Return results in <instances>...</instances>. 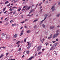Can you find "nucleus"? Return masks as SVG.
<instances>
[{"label": "nucleus", "instance_id": "de8ad7c7", "mask_svg": "<svg viewBox=\"0 0 60 60\" xmlns=\"http://www.w3.org/2000/svg\"><path fill=\"white\" fill-rule=\"evenodd\" d=\"M33 15V14H32L31 15H30V17H32V16Z\"/></svg>", "mask_w": 60, "mask_h": 60}, {"label": "nucleus", "instance_id": "393cba45", "mask_svg": "<svg viewBox=\"0 0 60 60\" xmlns=\"http://www.w3.org/2000/svg\"><path fill=\"white\" fill-rule=\"evenodd\" d=\"M13 22V20H11V21H10V23H12V22Z\"/></svg>", "mask_w": 60, "mask_h": 60}, {"label": "nucleus", "instance_id": "20e7f679", "mask_svg": "<svg viewBox=\"0 0 60 60\" xmlns=\"http://www.w3.org/2000/svg\"><path fill=\"white\" fill-rule=\"evenodd\" d=\"M35 10L34 9H31L30 10V12H29V13L30 14L31 13H32V12H33V11H34Z\"/></svg>", "mask_w": 60, "mask_h": 60}, {"label": "nucleus", "instance_id": "1a4fd4ad", "mask_svg": "<svg viewBox=\"0 0 60 60\" xmlns=\"http://www.w3.org/2000/svg\"><path fill=\"white\" fill-rule=\"evenodd\" d=\"M50 29H53L54 28V26H51L50 27Z\"/></svg>", "mask_w": 60, "mask_h": 60}, {"label": "nucleus", "instance_id": "052dcab7", "mask_svg": "<svg viewBox=\"0 0 60 60\" xmlns=\"http://www.w3.org/2000/svg\"><path fill=\"white\" fill-rule=\"evenodd\" d=\"M44 20H42V21L41 22V23H42V22H43V21Z\"/></svg>", "mask_w": 60, "mask_h": 60}, {"label": "nucleus", "instance_id": "aec40b11", "mask_svg": "<svg viewBox=\"0 0 60 60\" xmlns=\"http://www.w3.org/2000/svg\"><path fill=\"white\" fill-rule=\"evenodd\" d=\"M60 15V14H59L58 15H56V17H59V15Z\"/></svg>", "mask_w": 60, "mask_h": 60}, {"label": "nucleus", "instance_id": "9d476101", "mask_svg": "<svg viewBox=\"0 0 60 60\" xmlns=\"http://www.w3.org/2000/svg\"><path fill=\"white\" fill-rule=\"evenodd\" d=\"M42 53V52H38V55H41V54Z\"/></svg>", "mask_w": 60, "mask_h": 60}, {"label": "nucleus", "instance_id": "37998d69", "mask_svg": "<svg viewBox=\"0 0 60 60\" xmlns=\"http://www.w3.org/2000/svg\"><path fill=\"white\" fill-rule=\"evenodd\" d=\"M46 18H47V17H45V19H44L43 20H45L46 19Z\"/></svg>", "mask_w": 60, "mask_h": 60}, {"label": "nucleus", "instance_id": "4d7b16f0", "mask_svg": "<svg viewBox=\"0 0 60 60\" xmlns=\"http://www.w3.org/2000/svg\"><path fill=\"white\" fill-rule=\"evenodd\" d=\"M55 11V9H53L52 10V11Z\"/></svg>", "mask_w": 60, "mask_h": 60}, {"label": "nucleus", "instance_id": "4be33fe9", "mask_svg": "<svg viewBox=\"0 0 60 60\" xmlns=\"http://www.w3.org/2000/svg\"><path fill=\"white\" fill-rule=\"evenodd\" d=\"M41 41V42H42V41H43V39H42L41 38H40V39Z\"/></svg>", "mask_w": 60, "mask_h": 60}, {"label": "nucleus", "instance_id": "58836bf2", "mask_svg": "<svg viewBox=\"0 0 60 60\" xmlns=\"http://www.w3.org/2000/svg\"><path fill=\"white\" fill-rule=\"evenodd\" d=\"M52 38V37L51 36H50L48 38V39H51Z\"/></svg>", "mask_w": 60, "mask_h": 60}, {"label": "nucleus", "instance_id": "c9c22d12", "mask_svg": "<svg viewBox=\"0 0 60 60\" xmlns=\"http://www.w3.org/2000/svg\"><path fill=\"white\" fill-rule=\"evenodd\" d=\"M26 38H25V39L24 40V42H26Z\"/></svg>", "mask_w": 60, "mask_h": 60}, {"label": "nucleus", "instance_id": "e433bc0d", "mask_svg": "<svg viewBox=\"0 0 60 60\" xmlns=\"http://www.w3.org/2000/svg\"><path fill=\"white\" fill-rule=\"evenodd\" d=\"M34 28H36V25H35L34 26Z\"/></svg>", "mask_w": 60, "mask_h": 60}, {"label": "nucleus", "instance_id": "49530a36", "mask_svg": "<svg viewBox=\"0 0 60 60\" xmlns=\"http://www.w3.org/2000/svg\"><path fill=\"white\" fill-rule=\"evenodd\" d=\"M2 48H4V49H5V47L4 46L2 47Z\"/></svg>", "mask_w": 60, "mask_h": 60}, {"label": "nucleus", "instance_id": "0e129e2a", "mask_svg": "<svg viewBox=\"0 0 60 60\" xmlns=\"http://www.w3.org/2000/svg\"><path fill=\"white\" fill-rule=\"evenodd\" d=\"M49 1H47L46 2V3H47H47H48V2Z\"/></svg>", "mask_w": 60, "mask_h": 60}, {"label": "nucleus", "instance_id": "13d9d810", "mask_svg": "<svg viewBox=\"0 0 60 60\" xmlns=\"http://www.w3.org/2000/svg\"><path fill=\"white\" fill-rule=\"evenodd\" d=\"M12 6H10V7H9V8H12Z\"/></svg>", "mask_w": 60, "mask_h": 60}, {"label": "nucleus", "instance_id": "8fccbe9b", "mask_svg": "<svg viewBox=\"0 0 60 60\" xmlns=\"http://www.w3.org/2000/svg\"><path fill=\"white\" fill-rule=\"evenodd\" d=\"M59 30H57L56 31V33H58V32H59Z\"/></svg>", "mask_w": 60, "mask_h": 60}, {"label": "nucleus", "instance_id": "864d4df0", "mask_svg": "<svg viewBox=\"0 0 60 60\" xmlns=\"http://www.w3.org/2000/svg\"><path fill=\"white\" fill-rule=\"evenodd\" d=\"M58 4H59V5H60V2H59L58 3Z\"/></svg>", "mask_w": 60, "mask_h": 60}, {"label": "nucleus", "instance_id": "a18cd8bd", "mask_svg": "<svg viewBox=\"0 0 60 60\" xmlns=\"http://www.w3.org/2000/svg\"><path fill=\"white\" fill-rule=\"evenodd\" d=\"M23 28V27H21L20 29H21H21H22Z\"/></svg>", "mask_w": 60, "mask_h": 60}, {"label": "nucleus", "instance_id": "4468645a", "mask_svg": "<svg viewBox=\"0 0 60 60\" xmlns=\"http://www.w3.org/2000/svg\"><path fill=\"white\" fill-rule=\"evenodd\" d=\"M4 56V54H1V56H0V58H2V57H3V56Z\"/></svg>", "mask_w": 60, "mask_h": 60}, {"label": "nucleus", "instance_id": "72a5a7b5", "mask_svg": "<svg viewBox=\"0 0 60 60\" xmlns=\"http://www.w3.org/2000/svg\"><path fill=\"white\" fill-rule=\"evenodd\" d=\"M8 3V1H6V2H5V4H7Z\"/></svg>", "mask_w": 60, "mask_h": 60}, {"label": "nucleus", "instance_id": "473e14b6", "mask_svg": "<svg viewBox=\"0 0 60 60\" xmlns=\"http://www.w3.org/2000/svg\"><path fill=\"white\" fill-rule=\"evenodd\" d=\"M9 10L10 11H12V9L11 8H10L9 9Z\"/></svg>", "mask_w": 60, "mask_h": 60}, {"label": "nucleus", "instance_id": "a19ab883", "mask_svg": "<svg viewBox=\"0 0 60 60\" xmlns=\"http://www.w3.org/2000/svg\"><path fill=\"white\" fill-rule=\"evenodd\" d=\"M24 15H21V18H23V17Z\"/></svg>", "mask_w": 60, "mask_h": 60}, {"label": "nucleus", "instance_id": "c03bdc74", "mask_svg": "<svg viewBox=\"0 0 60 60\" xmlns=\"http://www.w3.org/2000/svg\"><path fill=\"white\" fill-rule=\"evenodd\" d=\"M28 19H26L25 20V21H28Z\"/></svg>", "mask_w": 60, "mask_h": 60}, {"label": "nucleus", "instance_id": "338daca9", "mask_svg": "<svg viewBox=\"0 0 60 60\" xmlns=\"http://www.w3.org/2000/svg\"><path fill=\"white\" fill-rule=\"evenodd\" d=\"M33 6H34V5H32L31 7H33Z\"/></svg>", "mask_w": 60, "mask_h": 60}, {"label": "nucleus", "instance_id": "09e8293b", "mask_svg": "<svg viewBox=\"0 0 60 60\" xmlns=\"http://www.w3.org/2000/svg\"><path fill=\"white\" fill-rule=\"evenodd\" d=\"M37 53H36L35 55V56H37Z\"/></svg>", "mask_w": 60, "mask_h": 60}, {"label": "nucleus", "instance_id": "5fc2aeb1", "mask_svg": "<svg viewBox=\"0 0 60 60\" xmlns=\"http://www.w3.org/2000/svg\"><path fill=\"white\" fill-rule=\"evenodd\" d=\"M6 25H8V23H6Z\"/></svg>", "mask_w": 60, "mask_h": 60}, {"label": "nucleus", "instance_id": "9b49d317", "mask_svg": "<svg viewBox=\"0 0 60 60\" xmlns=\"http://www.w3.org/2000/svg\"><path fill=\"white\" fill-rule=\"evenodd\" d=\"M17 35L16 34H15L14 35V37L15 38H16L17 37Z\"/></svg>", "mask_w": 60, "mask_h": 60}, {"label": "nucleus", "instance_id": "f257e3e1", "mask_svg": "<svg viewBox=\"0 0 60 60\" xmlns=\"http://www.w3.org/2000/svg\"><path fill=\"white\" fill-rule=\"evenodd\" d=\"M27 43H28L27 44V45H29L27 47V49H29L31 47V44H32V43H30V44L29 42H27Z\"/></svg>", "mask_w": 60, "mask_h": 60}, {"label": "nucleus", "instance_id": "79ce46f5", "mask_svg": "<svg viewBox=\"0 0 60 60\" xmlns=\"http://www.w3.org/2000/svg\"><path fill=\"white\" fill-rule=\"evenodd\" d=\"M17 8V7H13V8H14V9L15 8Z\"/></svg>", "mask_w": 60, "mask_h": 60}, {"label": "nucleus", "instance_id": "603ef678", "mask_svg": "<svg viewBox=\"0 0 60 60\" xmlns=\"http://www.w3.org/2000/svg\"><path fill=\"white\" fill-rule=\"evenodd\" d=\"M53 43H54L55 42H56V41H52Z\"/></svg>", "mask_w": 60, "mask_h": 60}, {"label": "nucleus", "instance_id": "423d86ee", "mask_svg": "<svg viewBox=\"0 0 60 60\" xmlns=\"http://www.w3.org/2000/svg\"><path fill=\"white\" fill-rule=\"evenodd\" d=\"M4 35H5V34H4V33H2L1 34V38L3 37L4 36Z\"/></svg>", "mask_w": 60, "mask_h": 60}, {"label": "nucleus", "instance_id": "412c9836", "mask_svg": "<svg viewBox=\"0 0 60 60\" xmlns=\"http://www.w3.org/2000/svg\"><path fill=\"white\" fill-rule=\"evenodd\" d=\"M16 24L15 23L13 24L12 25V26H16Z\"/></svg>", "mask_w": 60, "mask_h": 60}, {"label": "nucleus", "instance_id": "5701e85b", "mask_svg": "<svg viewBox=\"0 0 60 60\" xmlns=\"http://www.w3.org/2000/svg\"><path fill=\"white\" fill-rule=\"evenodd\" d=\"M6 9V8H4L3 9V10L4 11H5V10Z\"/></svg>", "mask_w": 60, "mask_h": 60}, {"label": "nucleus", "instance_id": "f704fd0d", "mask_svg": "<svg viewBox=\"0 0 60 60\" xmlns=\"http://www.w3.org/2000/svg\"><path fill=\"white\" fill-rule=\"evenodd\" d=\"M8 54H9V53H7L6 54V56H8Z\"/></svg>", "mask_w": 60, "mask_h": 60}, {"label": "nucleus", "instance_id": "bb28decb", "mask_svg": "<svg viewBox=\"0 0 60 60\" xmlns=\"http://www.w3.org/2000/svg\"><path fill=\"white\" fill-rule=\"evenodd\" d=\"M42 4V3L41 2L39 4V6H41V4Z\"/></svg>", "mask_w": 60, "mask_h": 60}, {"label": "nucleus", "instance_id": "6e6552de", "mask_svg": "<svg viewBox=\"0 0 60 60\" xmlns=\"http://www.w3.org/2000/svg\"><path fill=\"white\" fill-rule=\"evenodd\" d=\"M25 8H26V9L27 8H28V7H27V6H25L23 7V9H24Z\"/></svg>", "mask_w": 60, "mask_h": 60}, {"label": "nucleus", "instance_id": "7c9ffc66", "mask_svg": "<svg viewBox=\"0 0 60 60\" xmlns=\"http://www.w3.org/2000/svg\"><path fill=\"white\" fill-rule=\"evenodd\" d=\"M11 39V37H10V36H9V37H8V40H10Z\"/></svg>", "mask_w": 60, "mask_h": 60}, {"label": "nucleus", "instance_id": "c85d7f7f", "mask_svg": "<svg viewBox=\"0 0 60 60\" xmlns=\"http://www.w3.org/2000/svg\"><path fill=\"white\" fill-rule=\"evenodd\" d=\"M21 47L18 50V51H20V50H21Z\"/></svg>", "mask_w": 60, "mask_h": 60}, {"label": "nucleus", "instance_id": "6ab92c4d", "mask_svg": "<svg viewBox=\"0 0 60 60\" xmlns=\"http://www.w3.org/2000/svg\"><path fill=\"white\" fill-rule=\"evenodd\" d=\"M31 8V7H29L26 10V11H28V10H29V9Z\"/></svg>", "mask_w": 60, "mask_h": 60}, {"label": "nucleus", "instance_id": "2eb2a0df", "mask_svg": "<svg viewBox=\"0 0 60 60\" xmlns=\"http://www.w3.org/2000/svg\"><path fill=\"white\" fill-rule=\"evenodd\" d=\"M42 26L43 27H45V25H44L43 24H42Z\"/></svg>", "mask_w": 60, "mask_h": 60}, {"label": "nucleus", "instance_id": "69168bd1", "mask_svg": "<svg viewBox=\"0 0 60 60\" xmlns=\"http://www.w3.org/2000/svg\"><path fill=\"white\" fill-rule=\"evenodd\" d=\"M3 23V22L1 21H0V23Z\"/></svg>", "mask_w": 60, "mask_h": 60}, {"label": "nucleus", "instance_id": "774afa93", "mask_svg": "<svg viewBox=\"0 0 60 60\" xmlns=\"http://www.w3.org/2000/svg\"><path fill=\"white\" fill-rule=\"evenodd\" d=\"M17 2V1H15L14 2V3H15L16 2Z\"/></svg>", "mask_w": 60, "mask_h": 60}, {"label": "nucleus", "instance_id": "4c0bfd02", "mask_svg": "<svg viewBox=\"0 0 60 60\" xmlns=\"http://www.w3.org/2000/svg\"><path fill=\"white\" fill-rule=\"evenodd\" d=\"M17 45L18 48H19V46H20V45H19V44H18Z\"/></svg>", "mask_w": 60, "mask_h": 60}, {"label": "nucleus", "instance_id": "e2e57ef3", "mask_svg": "<svg viewBox=\"0 0 60 60\" xmlns=\"http://www.w3.org/2000/svg\"><path fill=\"white\" fill-rule=\"evenodd\" d=\"M24 55H23L22 56V58H23V57H24Z\"/></svg>", "mask_w": 60, "mask_h": 60}, {"label": "nucleus", "instance_id": "3c124183", "mask_svg": "<svg viewBox=\"0 0 60 60\" xmlns=\"http://www.w3.org/2000/svg\"><path fill=\"white\" fill-rule=\"evenodd\" d=\"M8 12V11H5L4 12V13H5L6 12Z\"/></svg>", "mask_w": 60, "mask_h": 60}, {"label": "nucleus", "instance_id": "2f4dec72", "mask_svg": "<svg viewBox=\"0 0 60 60\" xmlns=\"http://www.w3.org/2000/svg\"><path fill=\"white\" fill-rule=\"evenodd\" d=\"M23 33L22 32L21 33H20L21 35L20 36H21V35H23Z\"/></svg>", "mask_w": 60, "mask_h": 60}, {"label": "nucleus", "instance_id": "39448f33", "mask_svg": "<svg viewBox=\"0 0 60 60\" xmlns=\"http://www.w3.org/2000/svg\"><path fill=\"white\" fill-rule=\"evenodd\" d=\"M34 56H32L30 58L28 59V60H31L33 59V58H34Z\"/></svg>", "mask_w": 60, "mask_h": 60}, {"label": "nucleus", "instance_id": "cd10ccee", "mask_svg": "<svg viewBox=\"0 0 60 60\" xmlns=\"http://www.w3.org/2000/svg\"><path fill=\"white\" fill-rule=\"evenodd\" d=\"M55 8V7L54 6H52V7L51 8V9H53V8Z\"/></svg>", "mask_w": 60, "mask_h": 60}, {"label": "nucleus", "instance_id": "0eeeda50", "mask_svg": "<svg viewBox=\"0 0 60 60\" xmlns=\"http://www.w3.org/2000/svg\"><path fill=\"white\" fill-rule=\"evenodd\" d=\"M30 32H31V31L30 30H27L26 31V33H29Z\"/></svg>", "mask_w": 60, "mask_h": 60}, {"label": "nucleus", "instance_id": "f8f14e48", "mask_svg": "<svg viewBox=\"0 0 60 60\" xmlns=\"http://www.w3.org/2000/svg\"><path fill=\"white\" fill-rule=\"evenodd\" d=\"M38 19L35 20L33 21V22L34 23V22L37 21H38Z\"/></svg>", "mask_w": 60, "mask_h": 60}, {"label": "nucleus", "instance_id": "a878e982", "mask_svg": "<svg viewBox=\"0 0 60 60\" xmlns=\"http://www.w3.org/2000/svg\"><path fill=\"white\" fill-rule=\"evenodd\" d=\"M48 14H46L45 15V16L46 17H47V16H48Z\"/></svg>", "mask_w": 60, "mask_h": 60}, {"label": "nucleus", "instance_id": "ddd939ff", "mask_svg": "<svg viewBox=\"0 0 60 60\" xmlns=\"http://www.w3.org/2000/svg\"><path fill=\"white\" fill-rule=\"evenodd\" d=\"M56 45H57L56 44V43H55L54 44V47H56Z\"/></svg>", "mask_w": 60, "mask_h": 60}, {"label": "nucleus", "instance_id": "7ed1b4c3", "mask_svg": "<svg viewBox=\"0 0 60 60\" xmlns=\"http://www.w3.org/2000/svg\"><path fill=\"white\" fill-rule=\"evenodd\" d=\"M41 46H39L37 48V51H39L41 50Z\"/></svg>", "mask_w": 60, "mask_h": 60}, {"label": "nucleus", "instance_id": "dca6fc26", "mask_svg": "<svg viewBox=\"0 0 60 60\" xmlns=\"http://www.w3.org/2000/svg\"><path fill=\"white\" fill-rule=\"evenodd\" d=\"M20 42V41H18L16 43V44H19Z\"/></svg>", "mask_w": 60, "mask_h": 60}, {"label": "nucleus", "instance_id": "680f3d73", "mask_svg": "<svg viewBox=\"0 0 60 60\" xmlns=\"http://www.w3.org/2000/svg\"><path fill=\"white\" fill-rule=\"evenodd\" d=\"M3 3L1 2L0 3V4H3Z\"/></svg>", "mask_w": 60, "mask_h": 60}, {"label": "nucleus", "instance_id": "f03ea898", "mask_svg": "<svg viewBox=\"0 0 60 60\" xmlns=\"http://www.w3.org/2000/svg\"><path fill=\"white\" fill-rule=\"evenodd\" d=\"M59 34V33H57L55 34L53 36V38H55L56 37H57L58 35Z\"/></svg>", "mask_w": 60, "mask_h": 60}, {"label": "nucleus", "instance_id": "6e6d98bb", "mask_svg": "<svg viewBox=\"0 0 60 60\" xmlns=\"http://www.w3.org/2000/svg\"><path fill=\"white\" fill-rule=\"evenodd\" d=\"M25 27L26 28H27V26H25Z\"/></svg>", "mask_w": 60, "mask_h": 60}, {"label": "nucleus", "instance_id": "a211bd4d", "mask_svg": "<svg viewBox=\"0 0 60 60\" xmlns=\"http://www.w3.org/2000/svg\"><path fill=\"white\" fill-rule=\"evenodd\" d=\"M29 52H30V51H27L26 52V53H27V54H29Z\"/></svg>", "mask_w": 60, "mask_h": 60}, {"label": "nucleus", "instance_id": "bf43d9fd", "mask_svg": "<svg viewBox=\"0 0 60 60\" xmlns=\"http://www.w3.org/2000/svg\"><path fill=\"white\" fill-rule=\"evenodd\" d=\"M10 4H8V5H7V6H10Z\"/></svg>", "mask_w": 60, "mask_h": 60}, {"label": "nucleus", "instance_id": "f3484780", "mask_svg": "<svg viewBox=\"0 0 60 60\" xmlns=\"http://www.w3.org/2000/svg\"><path fill=\"white\" fill-rule=\"evenodd\" d=\"M9 37V36L8 35H6V39H7V38H8Z\"/></svg>", "mask_w": 60, "mask_h": 60}, {"label": "nucleus", "instance_id": "ea45409f", "mask_svg": "<svg viewBox=\"0 0 60 60\" xmlns=\"http://www.w3.org/2000/svg\"><path fill=\"white\" fill-rule=\"evenodd\" d=\"M24 23H25V22L24 21H23L20 22L21 23H22V24H23Z\"/></svg>", "mask_w": 60, "mask_h": 60}, {"label": "nucleus", "instance_id": "b1692460", "mask_svg": "<svg viewBox=\"0 0 60 60\" xmlns=\"http://www.w3.org/2000/svg\"><path fill=\"white\" fill-rule=\"evenodd\" d=\"M53 46H52V47L50 49V50H51L53 49Z\"/></svg>", "mask_w": 60, "mask_h": 60}, {"label": "nucleus", "instance_id": "c756f323", "mask_svg": "<svg viewBox=\"0 0 60 60\" xmlns=\"http://www.w3.org/2000/svg\"><path fill=\"white\" fill-rule=\"evenodd\" d=\"M20 10H21V9L20 8V9H19V10H17V11H20Z\"/></svg>", "mask_w": 60, "mask_h": 60}]
</instances>
